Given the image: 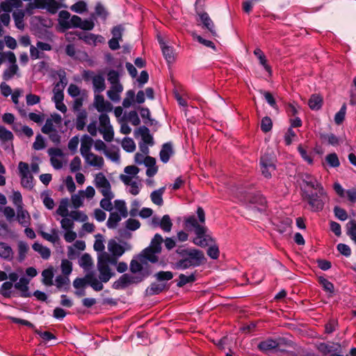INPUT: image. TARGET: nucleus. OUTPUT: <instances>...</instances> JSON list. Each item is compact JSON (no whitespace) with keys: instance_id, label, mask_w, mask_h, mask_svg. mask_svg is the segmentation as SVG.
Listing matches in <instances>:
<instances>
[{"instance_id":"nucleus-1","label":"nucleus","mask_w":356,"mask_h":356,"mask_svg":"<svg viewBox=\"0 0 356 356\" xmlns=\"http://www.w3.org/2000/svg\"><path fill=\"white\" fill-rule=\"evenodd\" d=\"M186 227L188 230L193 229L195 237L193 242L197 246L204 248L210 245L207 250V254L213 259H216L219 257V249L216 245H213V239L207 233V227L198 224L196 218L191 216L185 220Z\"/></svg>"},{"instance_id":"nucleus-2","label":"nucleus","mask_w":356,"mask_h":356,"mask_svg":"<svg viewBox=\"0 0 356 356\" xmlns=\"http://www.w3.org/2000/svg\"><path fill=\"white\" fill-rule=\"evenodd\" d=\"M315 191H304L302 199L307 202L312 211L319 212L323 209L325 203L329 200V196L323 186L315 189Z\"/></svg>"},{"instance_id":"nucleus-3","label":"nucleus","mask_w":356,"mask_h":356,"mask_svg":"<svg viewBox=\"0 0 356 356\" xmlns=\"http://www.w3.org/2000/svg\"><path fill=\"white\" fill-rule=\"evenodd\" d=\"M109 263L115 264L116 259H110L109 255L106 252L102 253L98 257L97 269L99 272V278L103 282H107L114 275L109 267Z\"/></svg>"},{"instance_id":"nucleus-4","label":"nucleus","mask_w":356,"mask_h":356,"mask_svg":"<svg viewBox=\"0 0 356 356\" xmlns=\"http://www.w3.org/2000/svg\"><path fill=\"white\" fill-rule=\"evenodd\" d=\"M260 168L262 175L269 179L275 171V158L271 153H265L260 159Z\"/></svg>"},{"instance_id":"nucleus-5","label":"nucleus","mask_w":356,"mask_h":356,"mask_svg":"<svg viewBox=\"0 0 356 356\" xmlns=\"http://www.w3.org/2000/svg\"><path fill=\"white\" fill-rule=\"evenodd\" d=\"M99 131L102 134L104 139L107 142H111L113 139L114 131L110 123V118L106 113H102L99 118Z\"/></svg>"},{"instance_id":"nucleus-6","label":"nucleus","mask_w":356,"mask_h":356,"mask_svg":"<svg viewBox=\"0 0 356 356\" xmlns=\"http://www.w3.org/2000/svg\"><path fill=\"white\" fill-rule=\"evenodd\" d=\"M30 4L33 5V8L46 9L51 14L56 13L61 7L66 8L65 5L60 4L55 0H33Z\"/></svg>"},{"instance_id":"nucleus-7","label":"nucleus","mask_w":356,"mask_h":356,"mask_svg":"<svg viewBox=\"0 0 356 356\" xmlns=\"http://www.w3.org/2000/svg\"><path fill=\"white\" fill-rule=\"evenodd\" d=\"M22 185L26 188L31 189L33 187V176L30 174L28 163L20 161L18 165Z\"/></svg>"},{"instance_id":"nucleus-8","label":"nucleus","mask_w":356,"mask_h":356,"mask_svg":"<svg viewBox=\"0 0 356 356\" xmlns=\"http://www.w3.org/2000/svg\"><path fill=\"white\" fill-rule=\"evenodd\" d=\"M159 254L160 253L156 252V250L147 247L138 255V259L142 264H147V261L155 264L159 261Z\"/></svg>"},{"instance_id":"nucleus-9","label":"nucleus","mask_w":356,"mask_h":356,"mask_svg":"<svg viewBox=\"0 0 356 356\" xmlns=\"http://www.w3.org/2000/svg\"><path fill=\"white\" fill-rule=\"evenodd\" d=\"M333 188L339 197H345L347 196L348 200L350 202H356V188H353L346 191L339 183L335 182L333 185Z\"/></svg>"},{"instance_id":"nucleus-10","label":"nucleus","mask_w":356,"mask_h":356,"mask_svg":"<svg viewBox=\"0 0 356 356\" xmlns=\"http://www.w3.org/2000/svg\"><path fill=\"white\" fill-rule=\"evenodd\" d=\"M187 260L190 261L193 267H197L202 264L205 261V257L202 251L193 249L189 254L186 257Z\"/></svg>"},{"instance_id":"nucleus-11","label":"nucleus","mask_w":356,"mask_h":356,"mask_svg":"<svg viewBox=\"0 0 356 356\" xmlns=\"http://www.w3.org/2000/svg\"><path fill=\"white\" fill-rule=\"evenodd\" d=\"M56 74L59 78V81L55 83L53 93H63L64 89L67 84L66 72L64 70H60Z\"/></svg>"},{"instance_id":"nucleus-12","label":"nucleus","mask_w":356,"mask_h":356,"mask_svg":"<svg viewBox=\"0 0 356 356\" xmlns=\"http://www.w3.org/2000/svg\"><path fill=\"white\" fill-rule=\"evenodd\" d=\"M95 106L99 112H110L113 109L112 104L105 101L104 97L99 95L95 96Z\"/></svg>"},{"instance_id":"nucleus-13","label":"nucleus","mask_w":356,"mask_h":356,"mask_svg":"<svg viewBox=\"0 0 356 356\" xmlns=\"http://www.w3.org/2000/svg\"><path fill=\"white\" fill-rule=\"evenodd\" d=\"M139 134L142 138L143 144H147L150 146L154 145V138L149 133V129L145 126L140 127L136 131L135 136Z\"/></svg>"},{"instance_id":"nucleus-14","label":"nucleus","mask_w":356,"mask_h":356,"mask_svg":"<svg viewBox=\"0 0 356 356\" xmlns=\"http://www.w3.org/2000/svg\"><path fill=\"white\" fill-rule=\"evenodd\" d=\"M245 201H249L252 204H257L261 207H257V209L259 211H262L264 210V207L266 203V198L261 194H255V195H248Z\"/></svg>"},{"instance_id":"nucleus-15","label":"nucleus","mask_w":356,"mask_h":356,"mask_svg":"<svg viewBox=\"0 0 356 356\" xmlns=\"http://www.w3.org/2000/svg\"><path fill=\"white\" fill-rule=\"evenodd\" d=\"M93 143V140L89 136L85 134L81 138L80 152L84 158L87 154H90V149Z\"/></svg>"},{"instance_id":"nucleus-16","label":"nucleus","mask_w":356,"mask_h":356,"mask_svg":"<svg viewBox=\"0 0 356 356\" xmlns=\"http://www.w3.org/2000/svg\"><path fill=\"white\" fill-rule=\"evenodd\" d=\"M301 179L306 186L310 187L314 190L323 186L322 184L314 176H313L311 174L304 173L302 175Z\"/></svg>"},{"instance_id":"nucleus-17","label":"nucleus","mask_w":356,"mask_h":356,"mask_svg":"<svg viewBox=\"0 0 356 356\" xmlns=\"http://www.w3.org/2000/svg\"><path fill=\"white\" fill-rule=\"evenodd\" d=\"M174 154L172 145L170 142L165 143L162 145L159 156L161 161L166 163L169 161L170 156Z\"/></svg>"},{"instance_id":"nucleus-18","label":"nucleus","mask_w":356,"mask_h":356,"mask_svg":"<svg viewBox=\"0 0 356 356\" xmlns=\"http://www.w3.org/2000/svg\"><path fill=\"white\" fill-rule=\"evenodd\" d=\"M86 278L88 279V285L90 286L95 291H100L103 289V282H102L100 280H99L95 277L93 271L87 273Z\"/></svg>"},{"instance_id":"nucleus-19","label":"nucleus","mask_w":356,"mask_h":356,"mask_svg":"<svg viewBox=\"0 0 356 356\" xmlns=\"http://www.w3.org/2000/svg\"><path fill=\"white\" fill-rule=\"evenodd\" d=\"M84 159L88 165L90 166L96 167L97 168H102L104 163V159L102 156L96 155L93 153L87 154Z\"/></svg>"},{"instance_id":"nucleus-20","label":"nucleus","mask_w":356,"mask_h":356,"mask_svg":"<svg viewBox=\"0 0 356 356\" xmlns=\"http://www.w3.org/2000/svg\"><path fill=\"white\" fill-rule=\"evenodd\" d=\"M92 86L95 92H102L106 88L105 79L102 74H96L92 77Z\"/></svg>"},{"instance_id":"nucleus-21","label":"nucleus","mask_w":356,"mask_h":356,"mask_svg":"<svg viewBox=\"0 0 356 356\" xmlns=\"http://www.w3.org/2000/svg\"><path fill=\"white\" fill-rule=\"evenodd\" d=\"M17 218L19 223L22 227H28L31 224V217L29 212L24 209L23 207L17 209Z\"/></svg>"},{"instance_id":"nucleus-22","label":"nucleus","mask_w":356,"mask_h":356,"mask_svg":"<svg viewBox=\"0 0 356 356\" xmlns=\"http://www.w3.org/2000/svg\"><path fill=\"white\" fill-rule=\"evenodd\" d=\"M108 250L113 256L116 257L122 256L125 251V248L118 243L115 240H111L108 241Z\"/></svg>"},{"instance_id":"nucleus-23","label":"nucleus","mask_w":356,"mask_h":356,"mask_svg":"<svg viewBox=\"0 0 356 356\" xmlns=\"http://www.w3.org/2000/svg\"><path fill=\"white\" fill-rule=\"evenodd\" d=\"M279 346V343L271 338L267 339L265 341H261L258 344V348L259 350L266 353L273 349L277 348Z\"/></svg>"},{"instance_id":"nucleus-24","label":"nucleus","mask_w":356,"mask_h":356,"mask_svg":"<svg viewBox=\"0 0 356 356\" xmlns=\"http://www.w3.org/2000/svg\"><path fill=\"white\" fill-rule=\"evenodd\" d=\"M79 38V39L84 41L86 44L93 45H96L97 42H101L103 40V37L101 35H97L90 33L80 34Z\"/></svg>"},{"instance_id":"nucleus-25","label":"nucleus","mask_w":356,"mask_h":356,"mask_svg":"<svg viewBox=\"0 0 356 356\" xmlns=\"http://www.w3.org/2000/svg\"><path fill=\"white\" fill-rule=\"evenodd\" d=\"M79 266L85 272H90L93 266V261L91 256L88 253H84L79 260Z\"/></svg>"},{"instance_id":"nucleus-26","label":"nucleus","mask_w":356,"mask_h":356,"mask_svg":"<svg viewBox=\"0 0 356 356\" xmlns=\"http://www.w3.org/2000/svg\"><path fill=\"white\" fill-rule=\"evenodd\" d=\"M29 281L26 278L21 277L19 282L15 284V288L22 292V297L27 298L31 296V293L29 292Z\"/></svg>"},{"instance_id":"nucleus-27","label":"nucleus","mask_w":356,"mask_h":356,"mask_svg":"<svg viewBox=\"0 0 356 356\" xmlns=\"http://www.w3.org/2000/svg\"><path fill=\"white\" fill-rule=\"evenodd\" d=\"M166 288L165 283L153 282L148 286L145 291L146 296H152L158 295Z\"/></svg>"},{"instance_id":"nucleus-28","label":"nucleus","mask_w":356,"mask_h":356,"mask_svg":"<svg viewBox=\"0 0 356 356\" xmlns=\"http://www.w3.org/2000/svg\"><path fill=\"white\" fill-rule=\"evenodd\" d=\"M51 233H47L44 231H40L39 234L40 235L47 241H49L54 244L58 243L60 241L59 237V231L56 229L53 228L51 229Z\"/></svg>"},{"instance_id":"nucleus-29","label":"nucleus","mask_w":356,"mask_h":356,"mask_svg":"<svg viewBox=\"0 0 356 356\" xmlns=\"http://www.w3.org/2000/svg\"><path fill=\"white\" fill-rule=\"evenodd\" d=\"M199 16L204 26L207 28L213 36H217L213 22L209 15L207 13H203L200 14Z\"/></svg>"},{"instance_id":"nucleus-30","label":"nucleus","mask_w":356,"mask_h":356,"mask_svg":"<svg viewBox=\"0 0 356 356\" xmlns=\"http://www.w3.org/2000/svg\"><path fill=\"white\" fill-rule=\"evenodd\" d=\"M0 257L10 261L13 258V251L11 247L4 242H0Z\"/></svg>"},{"instance_id":"nucleus-31","label":"nucleus","mask_w":356,"mask_h":356,"mask_svg":"<svg viewBox=\"0 0 356 356\" xmlns=\"http://www.w3.org/2000/svg\"><path fill=\"white\" fill-rule=\"evenodd\" d=\"M165 190V187H161L158 190H155L151 193L150 198L154 204L158 206H161L163 204V194L164 193Z\"/></svg>"},{"instance_id":"nucleus-32","label":"nucleus","mask_w":356,"mask_h":356,"mask_svg":"<svg viewBox=\"0 0 356 356\" xmlns=\"http://www.w3.org/2000/svg\"><path fill=\"white\" fill-rule=\"evenodd\" d=\"M33 249L38 252L44 259H48L51 255V250L49 248L43 246L39 243H35L32 245Z\"/></svg>"},{"instance_id":"nucleus-33","label":"nucleus","mask_w":356,"mask_h":356,"mask_svg":"<svg viewBox=\"0 0 356 356\" xmlns=\"http://www.w3.org/2000/svg\"><path fill=\"white\" fill-rule=\"evenodd\" d=\"M161 51L163 57L168 64H172L175 62V55L172 47H170L168 45L163 46V48H161Z\"/></svg>"},{"instance_id":"nucleus-34","label":"nucleus","mask_w":356,"mask_h":356,"mask_svg":"<svg viewBox=\"0 0 356 356\" xmlns=\"http://www.w3.org/2000/svg\"><path fill=\"white\" fill-rule=\"evenodd\" d=\"M340 347V345L338 343L331 346L325 343H320L317 346V349L323 354L327 355L337 351Z\"/></svg>"},{"instance_id":"nucleus-35","label":"nucleus","mask_w":356,"mask_h":356,"mask_svg":"<svg viewBox=\"0 0 356 356\" xmlns=\"http://www.w3.org/2000/svg\"><path fill=\"white\" fill-rule=\"evenodd\" d=\"M123 218L119 213L118 212H111L108 219L106 222V225L109 229H115L118 222Z\"/></svg>"},{"instance_id":"nucleus-36","label":"nucleus","mask_w":356,"mask_h":356,"mask_svg":"<svg viewBox=\"0 0 356 356\" xmlns=\"http://www.w3.org/2000/svg\"><path fill=\"white\" fill-rule=\"evenodd\" d=\"M129 285V274H123L118 280L113 282V288L115 289H123Z\"/></svg>"},{"instance_id":"nucleus-37","label":"nucleus","mask_w":356,"mask_h":356,"mask_svg":"<svg viewBox=\"0 0 356 356\" xmlns=\"http://www.w3.org/2000/svg\"><path fill=\"white\" fill-rule=\"evenodd\" d=\"M323 99L317 95H312L309 99L308 105L312 110L318 111L322 107Z\"/></svg>"},{"instance_id":"nucleus-38","label":"nucleus","mask_w":356,"mask_h":356,"mask_svg":"<svg viewBox=\"0 0 356 356\" xmlns=\"http://www.w3.org/2000/svg\"><path fill=\"white\" fill-rule=\"evenodd\" d=\"M152 274L151 270H144L138 275H131L129 274V285L132 284H138L142 282L145 278L147 277Z\"/></svg>"},{"instance_id":"nucleus-39","label":"nucleus","mask_w":356,"mask_h":356,"mask_svg":"<svg viewBox=\"0 0 356 356\" xmlns=\"http://www.w3.org/2000/svg\"><path fill=\"white\" fill-rule=\"evenodd\" d=\"M163 242V237L159 234H156L152 239L149 248L156 250V252L161 253V244Z\"/></svg>"},{"instance_id":"nucleus-40","label":"nucleus","mask_w":356,"mask_h":356,"mask_svg":"<svg viewBox=\"0 0 356 356\" xmlns=\"http://www.w3.org/2000/svg\"><path fill=\"white\" fill-rule=\"evenodd\" d=\"M68 207V199L64 198L62 199L58 208L56 210V213L60 216L63 217H70V213L67 209Z\"/></svg>"},{"instance_id":"nucleus-41","label":"nucleus","mask_w":356,"mask_h":356,"mask_svg":"<svg viewBox=\"0 0 356 356\" xmlns=\"http://www.w3.org/2000/svg\"><path fill=\"white\" fill-rule=\"evenodd\" d=\"M19 67L17 65H10L3 73V79L5 81L12 79L15 75L17 74Z\"/></svg>"},{"instance_id":"nucleus-42","label":"nucleus","mask_w":356,"mask_h":356,"mask_svg":"<svg viewBox=\"0 0 356 356\" xmlns=\"http://www.w3.org/2000/svg\"><path fill=\"white\" fill-rule=\"evenodd\" d=\"M42 282L47 286L53 285L54 271L52 268L45 269L42 273Z\"/></svg>"},{"instance_id":"nucleus-43","label":"nucleus","mask_w":356,"mask_h":356,"mask_svg":"<svg viewBox=\"0 0 356 356\" xmlns=\"http://www.w3.org/2000/svg\"><path fill=\"white\" fill-rule=\"evenodd\" d=\"M145 264H142L140 260L132 259L130 263V270L133 273H139L140 274L144 270H149L148 268H144L143 265Z\"/></svg>"},{"instance_id":"nucleus-44","label":"nucleus","mask_w":356,"mask_h":356,"mask_svg":"<svg viewBox=\"0 0 356 356\" xmlns=\"http://www.w3.org/2000/svg\"><path fill=\"white\" fill-rule=\"evenodd\" d=\"M254 54L258 58L259 60L260 64L264 67V69L269 73H271L270 67L266 63V56L263 54L262 51L257 48L254 51Z\"/></svg>"},{"instance_id":"nucleus-45","label":"nucleus","mask_w":356,"mask_h":356,"mask_svg":"<svg viewBox=\"0 0 356 356\" xmlns=\"http://www.w3.org/2000/svg\"><path fill=\"white\" fill-rule=\"evenodd\" d=\"M87 118V113L86 111H80L76 119V128L77 130H83L86 126V120Z\"/></svg>"},{"instance_id":"nucleus-46","label":"nucleus","mask_w":356,"mask_h":356,"mask_svg":"<svg viewBox=\"0 0 356 356\" xmlns=\"http://www.w3.org/2000/svg\"><path fill=\"white\" fill-rule=\"evenodd\" d=\"M179 282L177 284L178 287H182L188 283H192L195 281V276L193 273L190 275H186L184 274H180L179 276Z\"/></svg>"},{"instance_id":"nucleus-47","label":"nucleus","mask_w":356,"mask_h":356,"mask_svg":"<svg viewBox=\"0 0 356 356\" xmlns=\"http://www.w3.org/2000/svg\"><path fill=\"white\" fill-rule=\"evenodd\" d=\"M159 227L165 232H170L171 231L172 222L169 215H164L162 217Z\"/></svg>"},{"instance_id":"nucleus-48","label":"nucleus","mask_w":356,"mask_h":356,"mask_svg":"<svg viewBox=\"0 0 356 356\" xmlns=\"http://www.w3.org/2000/svg\"><path fill=\"white\" fill-rule=\"evenodd\" d=\"M156 280L160 283L164 281H169L173 278V273L171 271H159L154 275Z\"/></svg>"},{"instance_id":"nucleus-49","label":"nucleus","mask_w":356,"mask_h":356,"mask_svg":"<svg viewBox=\"0 0 356 356\" xmlns=\"http://www.w3.org/2000/svg\"><path fill=\"white\" fill-rule=\"evenodd\" d=\"M70 218H71L73 221H79V222H86L88 219V216L81 211H72L70 213Z\"/></svg>"},{"instance_id":"nucleus-50","label":"nucleus","mask_w":356,"mask_h":356,"mask_svg":"<svg viewBox=\"0 0 356 356\" xmlns=\"http://www.w3.org/2000/svg\"><path fill=\"white\" fill-rule=\"evenodd\" d=\"M70 19V13L66 10H61L59 13V24L64 29H67Z\"/></svg>"},{"instance_id":"nucleus-51","label":"nucleus","mask_w":356,"mask_h":356,"mask_svg":"<svg viewBox=\"0 0 356 356\" xmlns=\"http://www.w3.org/2000/svg\"><path fill=\"white\" fill-rule=\"evenodd\" d=\"M13 284L11 282H5L0 287V294L5 298H10L11 296V289Z\"/></svg>"},{"instance_id":"nucleus-52","label":"nucleus","mask_w":356,"mask_h":356,"mask_svg":"<svg viewBox=\"0 0 356 356\" xmlns=\"http://www.w3.org/2000/svg\"><path fill=\"white\" fill-rule=\"evenodd\" d=\"M24 14L22 10L15 11L13 14L15 25L19 29H24Z\"/></svg>"},{"instance_id":"nucleus-53","label":"nucleus","mask_w":356,"mask_h":356,"mask_svg":"<svg viewBox=\"0 0 356 356\" xmlns=\"http://www.w3.org/2000/svg\"><path fill=\"white\" fill-rule=\"evenodd\" d=\"M334 216L341 221H345L348 219V216L346 211L344 209L341 208L339 206H335L333 209Z\"/></svg>"},{"instance_id":"nucleus-54","label":"nucleus","mask_w":356,"mask_h":356,"mask_svg":"<svg viewBox=\"0 0 356 356\" xmlns=\"http://www.w3.org/2000/svg\"><path fill=\"white\" fill-rule=\"evenodd\" d=\"M347 234L356 243V222L353 220L347 223Z\"/></svg>"},{"instance_id":"nucleus-55","label":"nucleus","mask_w":356,"mask_h":356,"mask_svg":"<svg viewBox=\"0 0 356 356\" xmlns=\"http://www.w3.org/2000/svg\"><path fill=\"white\" fill-rule=\"evenodd\" d=\"M122 146L127 152H133L136 149L135 143L131 138H124L122 140Z\"/></svg>"},{"instance_id":"nucleus-56","label":"nucleus","mask_w":356,"mask_h":356,"mask_svg":"<svg viewBox=\"0 0 356 356\" xmlns=\"http://www.w3.org/2000/svg\"><path fill=\"white\" fill-rule=\"evenodd\" d=\"M94 182L97 189L110 183L102 172L96 175Z\"/></svg>"},{"instance_id":"nucleus-57","label":"nucleus","mask_w":356,"mask_h":356,"mask_svg":"<svg viewBox=\"0 0 356 356\" xmlns=\"http://www.w3.org/2000/svg\"><path fill=\"white\" fill-rule=\"evenodd\" d=\"M325 161L330 167L337 168L340 165L339 158L335 153H331L325 156Z\"/></svg>"},{"instance_id":"nucleus-58","label":"nucleus","mask_w":356,"mask_h":356,"mask_svg":"<svg viewBox=\"0 0 356 356\" xmlns=\"http://www.w3.org/2000/svg\"><path fill=\"white\" fill-rule=\"evenodd\" d=\"M14 136L13 133L8 130L6 127L0 126V140L6 142L10 141L13 139Z\"/></svg>"},{"instance_id":"nucleus-59","label":"nucleus","mask_w":356,"mask_h":356,"mask_svg":"<svg viewBox=\"0 0 356 356\" xmlns=\"http://www.w3.org/2000/svg\"><path fill=\"white\" fill-rule=\"evenodd\" d=\"M319 283L323 286L324 291L330 293H333L334 291V285L332 282L328 281L327 279L320 277L318 278Z\"/></svg>"},{"instance_id":"nucleus-60","label":"nucleus","mask_w":356,"mask_h":356,"mask_svg":"<svg viewBox=\"0 0 356 356\" xmlns=\"http://www.w3.org/2000/svg\"><path fill=\"white\" fill-rule=\"evenodd\" d=\"M346 113V105L343 104L341 107L340 110L335 114L334 122L337 124H341L344 119Z\"/></svg>"},{"instance_id":"nucleus-61","label":"nucleus","mask_w":356,"mask_h":356,"mask_svg":"<svg viewBox=\"0 0 356 356\" xmlns=\"http://www.w3.org/2000/svg\"><path fill=\"white\" fill-rule=\"evenodd\" d=\"M115 207L119 211V214H120L123 218H126L127 216L128 213L124 201L120 200H115Z\"/></svg>"},{"instance_id":"nucleus-62","label":"nucleus","mask_w":356,"mask_h":356,"mask_svg":"<svg viewBox=\"0 0 356 356\" xmlns=\"http://www.w3.org/2000/svg\"><path fill=\"white\" fill-rule=\"evenodd\" d=\"M61 270L64 275L69 276L72 271V263L67 259L61 261Z\"/></svg>"},{"instance_id":"nucleus-63","label":"nucleus","mask_w":356,"mask_h":356,"mask_svg":"<svg viewBox=\"0 0 356 356\" xmlns=\"http://www.w3.org/2000/svg\"><path fill=\"white\" fill-rule=\"evenodd\" d=\"M191 267H193L192 264L190 263V261L187 260L186 258H181L174 265V268L175 269L179 270H186Z\"/></svg>"},{"instance_id":"nucleus-64","label":"nucleus","mask_w":356,"mask_h":356,"mask_svg":"<svg viewBox=\"0 0 356 356\" xmlns=\"http://www.w3.org/2000/svg\"><path fill=\"white\" fill-rule=\"evenodd\" d=\"M321 138L327 141L329 145L335 146L339 144V138L334 134H325L321 136Z\"/></svg>"}]
</instances>
